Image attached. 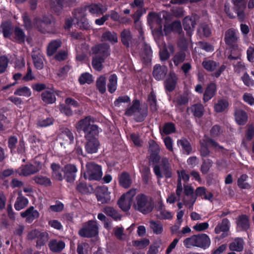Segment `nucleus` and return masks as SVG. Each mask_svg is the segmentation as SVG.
<instances>
[{"label": "nucleus", "mask_w": 254, "mask_h": 254, "mask_svg": "<svg viewBox=\"0 0 254 254\" xmlns=\"http://www.w3.org/2000/svg\"><path fill=\"white\" fill-rule=\"evenodd\" d=\"M94 119L91 116H87L79 121L76 124L75 127L78 132L82 131L84 133L86 140L97 138L100 128L94 124Z\"/></svg>", "instance_id": "f257e3e1"}, {"label": "nucleus", "mask_w": 254, "mask_h": 254, "mask_svg": "<svg viewBox=\"0 0 254 254\" xmlns=\"http://www.w3.org/2000/svg\"><path fill=\"white\" fill-rule=\"evenodd\" d=\"M210 243L209 237L205 234L194 235L183 241L184 246L188 249L197 247L206 249L210 246Z\"/></svg>", "instance_id": "f03ea898"}, {"label": "nucleus", "mask_w": 254, "mask_h": 254, "mask_svg": "<svg viewBox=\"0 0 254 254\" xmlns=\"http://www.w3.org/2000/svg\"><path fill=\"white\" fill-rule=\"evenodd\" d=\"M196 200V196H191L190 198H187L185 194L183 193V187L182 183L179 182L177 183L176 194L172 193L168 196L167 202L170 204L174 203L176 201L182 200L184 202V205L189 209H192L193 205Z\"/></svg>", "instance_id": "7ed1b4c3"}, {"label": "nucleus", "mask_w": 254, "mask_h": 254, "mask_svg": "<svg viewBox=\"0 0 254 254\" xmlns=\"http://www.w3.org/2000/svg\"><path fill=\"white\" fill-rule=\"evenodd\" d=\"M154 205V202L151 197L143 193H140L135 197L132 207L134 210L143 214H146L152 211Z\"/></svg>", "instance_id": "20e7f679"}, {"label": "nucleus", "mask_w": 254, "mask_h": 254, "mask_svg": "<svg viewBox=\"0 0 254 254\" xmlns=\"http://www.w3.org/2000/svg\"><path fill=\"white\" fill-rule=\"evenodd\" d=\"M148 113L146 106L140 107V102L135 99L133 101L131 107L127 109L125 114L128 116H134V119L138 122L143 121L147 116Z\"/></svg>", "instance_id": "39448f33"}, {"label": "nucleus", "mask_w": 254, "mask_h": 254, "mask_svg": "<svg viewBox=\"0 0 254 254\" xmlns=\"http://www.w3.org/2000/svg\"><path fill=\"white\" fill-rule=\"evenodd\" d=\"M86 171L84 174L85 179L92 180H99L102 178L103 174L100 166L93 162H88L86 165Z\"/></svg>", "instance_id": "423d86ee"}, {"label": "nucleus", "mask_w": 254, "mask_h": 254, "mask_svg": "<svg viewBox=\"0 0 254 254\" xmlns=\"http://www.w3.org/2000/svg\"><path fill=\"white\" fill-rule=\"evenodd\" d=\"M42 169V164L35 162L33 164H28L19 167L16 172L20 176H28L39 172Z\"/></svg>", "instance_id": "0eeeda50"}, {"label": "nucleus", "mask_w": 254, "mask_h": 254, "mask_svg": "<svg viewBox=\"0 0 254 254\" xmlns=\"http://www.w3.org/2000/svg\"><path fill=\"white\" fill-rule=\"evenodd\" d=\"M204 68L209 72L214 71L217 69L215 72L212 74V76L218 78L226 68L225 65H222L219 66V64L211 60H205L202 63Z\"/></svg>", "instance_id": "6e6552de"}, {"label": "nucleus", "mask_w": 254, "mask_h": 254, "mask_svg": "<svg viewBox=\"0 0 254 254\" xmlns=\"http://www.w3.org/2000/svg\"><path fill=\"white\" fill-rule=\"evenodd\" d=\"M79 235L83 237L90 238L98 234V227L96 221L90 220L87 224L78 232Z\"/></svg>", "instance_id": "1a4fd4ad"}, {"label": "nucleus", "mask_w": 254, "mask_h": 254, "mask_svg": "<svg viewBox=\"0 0 254 254\" xmlns=\"http://www.w3.org/2000/svg\"><path fill=\"white\" fill-rule=\"evenodd\" d=\"M168 13L166 12H161L159 14H156L153 12H150L148 14V21L152 23L157 24L159 28L155 32H157L158 35H162V24L164 21L167 19Z\"/></svg>", "instance_id": "9d476101"}, {"label": "nucleus", "mask_w": 254, "mask_h": 254, "mask_svg": "<svg viewBox=\"0 0 254 254\" xmlns=\"http://www.w3.org/2000/svg\"><path fill=\"white\" fill-rule=\"evenodd\" d=\"M224 40L226 44L233 49L238 48V42L239 40V34L238 32L233 29L230 28L225 32Z\"/></svg>", "instance_id": "9b49d317"}, {"label": "nucleus", "mask_w": 254, "mask_h": 254, "mask_svg": "<svg viewBox=\"0 0 254 254\" xmlns=\"http://www.w3.org/2000/svg\"><path fill=\"white\" fill-rule=\"evenodd\" d=\"M97 200L102 204L108 203L111 200L110 192L106 187H99L96 192Z\"/></svg>", "instance_id": "f8f14e48"}, {"label": "nucleus", "mask_w": 254, "mask_h": 254, "mask_svg": "<svg viewBox=\"0 0 254 254\" xmlns=\"http://www.w3.org/2000/svg\"><path fill=\"white\" fill-rule=\"evenodd\" d=\"M230 225V221L227 218H224L215 227L214 232L217 234L223 232L221 237L224 238L228 235L227 233L229 231Z\"/></svg>", "instance_id": "ddd939ff"}, {"label": "nucleus", "mask_w": 254, "mask_h": 254, "mask_svg": "<svg viewBox=\"0 0 254 254\" xmlns=\"http://www.w3.org/2000/svg\"><path fill=\"white\" fill-rule=\"evenodd\" d=\"M77 171V169L75 165L67 164L64 167V178H65L67 182H73L75 179Z\"/></svg>", "instance_id": "4468645a"}, {"label": "nucleus", "mask_w": 254, "mask_h": 254, "mask_svg": "<svg viewBox=\"0 0 254 254\" xmlns=\"http://www.w3.org/2000/svg\"><path fill=\"white\" fill-rule=\"evenodd\" d=\"M92 51L94 54L101 55L105 59L110 55V46L106 43L99 44L93 47Z\"/></svg>", "instance_id": "2eb2a0df"}, {"label": "nucleus", "mask_w": 254, "mask_h": 254, "mask_svg": "<svg viewBox=\"0 0 254 254\" xmlns=\"http://www.w3.org/2000/svg\"><path fill=\"white\" fill-rule=\"evenodd\" d=\"M196 16L195 15L188 16L185 17L183 20L184 29L188 32L189 35L193 31L196 25Z\"/></svg>", "instance_id": "dca6fc26"}, {"label": "nucleus", "mask_w": 254, "mask_h": 254, "mask_svg": "<svg viewBox=\"0 0 254 254\" xmlns=\"http://www.w3.org/2000/svg\"><path fill=\"white\" fill-rule=\"evenodd\" d=\"M32 57L35 67L38 69L44 67V58L39 50L33 51Z\"/></svg>", "instance_id": "f3484780"}, {"label": "nucleus", "mask_w": 254, "mask_h": 254, "mask_svg": "<svg viewBox=\"0 0 254 254\" xmlns=\"http://www.w3.org/2000/svg\"><path fill=\"white\" fill-rule=\"evenodd\" d=\"M100 143L98 138L86 140L85 149L88 153H95L97 152Z\"/></svg>", "instance_id": "a211bd4d"}, {"label": "nucleus", "mask_w": 254, "mask_h": 254, "mask_svg": "<svg viewBox=\"0 0 254 254\" xmlns=\"http://www.w3.org/2000/svg\"><path fill=\"white\" fill-rule=\"evenodd\" d=\"M233 1L237 11V16L241 21H243L245 18L244 10L246 7V2L244 0H233Z\"/></svg>", "instance_id": "6ab92c4d"}, {"label": "nucleus", "mask_w": 254, "mask_h": 254, "mask_svg": "<svg viewBox=\"0 0 254 254\" xmlns=\"http://www.w3.org/2000/svg\"><path fill=\"white\" fill-rule=\"evenodd\" d=\"M21 216L23 218H25L27 222L31 223L39 217V213L37 210L34 209V207L31 206L24 212H22Z\"/></svg>", "instance_id": "aec40b11"}, {"label": "nucleus", "mask_w": 254, "mask_h": 254, "mask_svg": "<svg viewBox=\"0 0 254 254\" xmlns=\"http://www.w3.org/2000/svg\"><path fill=\"white\" fill-rule=\"evenodd\" d=\"M167 67L165 65L156 64L154 66L153 75L154 77L157 80L163 79L167 73Z\"/></svg>", "instance_id": "412c9836"}, {"label": "nucleus", "mask_w": 254, "mask_h": 254, "mask_svg": "<svg viewBox=\"0 0 254 254\" xmlns=\"http://www.w3.org/2000/svg\"><path fill=\"white\" fill-rule=\"evenodd\" d=\"M163 173L161 171V167L158 165H155L153 168V171L158 178H162L164 176L170 178L172 177V173L171 167L162 168Z\"/></svg>", "instance_id": "4be33fe9"}, {"label": "nucleus", "mask_w": 254, "mask_h": 254, "mask_svg": "<svg viewBox=\"0 0 254 254\" xmlns=\"http://www.w3.org/2000/svg\"><path fill=\"white\" fill-rule=\"evenodd\" d=\"M51 168L52 170V175L54 178L58 181H62L64 179V176L63 172H64V170L59 164L52 163Z\"/></svg>", "instance_id": "5701e85b"}, {"label": "nucleus", "mask_w": 254, "mask_h": 254, "mask_svg": "<svg viewBox=\"0 0 254 254\" xmlns=\"http://www.w3.org/2000/svg\"><path fill=\"white\" fill-rule=\"evenodd\" d=\"M42 100L47 104H52L56 100L55 92L53 89H49L41 94Z\"/></svg>", "instance_id": "b1692460"}, {"label": "nucleus", "mask_w": 254, "mask_h": 254, "mask_svg": "<svg viewBox=\"0 0 254 254\" xmlns=\"http://www.w3.org/2000/svg\"><path fill=\"white\" fill-rule=\"evenodd\" d=\"M216 92V85L214 83H210L206 88L203 94V100L206 102L212 99Z\"/></svg>", "instance_id": "393cba45"}, {"label": "nucleus", "mask_w": 254, "mask_h": 254, "mask_svg": "<svg viewBox=\"0 0 254 254\" xmlns=\"http://www.w3.org/2000/svg\"><path fill=\"white\" fill-rule=\"evenodd\" d=\"M177 81L176 75L174 72H170L169 77L165 82L166 89L169 91L174 90Z\"/></svg>", "instance_id": "a878e982"}, {"label": "nucleus", "mask_w": 254, "mask_h": 254, "mask_svg": "<svg viewBox=\"0 0 254 254\" xmlns=\"http://www.w3.org/2000/svg\"><path fill=\"white\" fill-rule=\"evenodd\" d=\"M235 119L239 125H244L248 121L247 114L241 109L236 110L235 113Z\"/></svg>", "instance_id": "bb28decb"}, {"label": "nucleus", "mask_w": 254, "mask_h": 254, "mask_svg": "<svg viewBox=\"0 0 254 254\" xmlns=\"http://www.w3.org/2000/svg\"><path fill=\"white\" fill-rule=\"evenodd\" d=\"M244 242L243 239L236 238L229 244V249L232 251L242 252L244 249Z\"/></svg>", "instance_id": "cd10ccee"}, {"label": "nucleus", "mask_w": 254, "mask_h": 254, "mask_svg": "<svg viewBox=\"0 0 254 254\" xmlns=\"http://www.w3.org/2000/svg\"><path fill=\"white\" fill-rule=\"evenodd\" d=\"M55 4V8L54 10L55 11L60 10L62 9L63 6H73L75 3L77 2L78 0H52Z\"/></svg>", "instance_id": "c85d7f7f"}, {"label": "nucleus", "mask_w": 254, "mask_h": 254, "mask_svg": "<svg viewBox=\"0 0 254 254\" xmlns=\"http://www.w3.org/2000/svg\"><path fill=\"white\" fill-rule=\"evenodd\" d=\"M16 202L14 204V207L17 210H20L25 207L28 204V200L22 195L21 191L18 193Z\"/></svg>", "instance_id": "c756f323"}, {"label": "nucleus", "mask_w": 254, "mask_h": 254, "mask_svg": "<svg viewBox=\"0 0 254 254\" xmlns=\"http://www.w3.org/2000/svg\"><path fill=\"white\" fill-rule=\"evenodd\" d=\"M119 184L123 188H128L132 184L130 175L127 172L122 173L119 177Z\"/></svg>", "instance_id": "7c9ffc66"}, {"label": "nucleus", "mask_w": 254, "mask_h": 254, "mask_svg": "<svg viewBox=\"0 0 254 254\" xmlns=\"http://www.w3.org/2000/svg\"><path fill=\"white\" fill-rule=\"evenodd\" d=\"M50 249L54 252H60L65 247V243L62 241L52 240L49 243Z\"/></svg>", "instance_id": "2f4dec72"}, {"label": "nucleus", "mask_w": 254, "mask_h": 254, "mask_svg": "<svg viewBox=\"0 0 254 254\" xmlns=\"http://www.w3.org/2000/svg\"><path fill=\"white\" fill-rule=\"evenodd\" d=\"M103 211L108 216L112 217L116 221L120 220L121 215L113 207L106 206L103 209Z\"/></svg>", "instance_id": "473e14b6"}, {"label": "nucleus", "mask_w": 254, "mask_h": 254, "mask_svg": "<svg viewBox=\"0 0 254 254\" xmlns=\"http://www.w3.org/2000/svg\"><path fill=\"white\" fill-rule=\"evenodd\" d=\"M237 224L238 228L242 230H247L250 227L248 217L246 215L239 216L237 219Z\"/></svg>", "instance_id": "72a5a7b5"}, {"label": "nucleus", "mask_w": 254, "mask_h": 254, "mask_svg": "<svg viewBox=\"0 0 254 254\" xmlns=\"http://www.w3.org/2000/svg\"><path fill=\"white\" fill-rule=\"evenodd\" d=\"M229 104L226 99H220L214 104V109L216 112L221 113L225 111L229 107Z\"/></svg>", "instance_id": "f704fd0d"}, {"label": "nucleus", "mask_w": 254, "mask_h": 254, "mask_svg": "<svg viewBox=\"0 0 254 254\" xmlns=\"http://www.w3.org/2000/svg\"><path fill=\"white\" fill-rule=\"evenodd\" d=\"M89 11L93 14H102L107 10L106 8H104L101 3L92 4L88 6Z\"/></svg>", "instance_id": "c9c22d12"}, {"label": "nucleus", "mask_w": 254, "mask_h": 254, "mask_svg": "<svg viewBox=\"0 0 254 254\" xmlns=\"http://www.w3.org/2000/svg\"><path fill=\"white\" fill-rule=\"evenodd\" d=\"M121 37L123 44L125 46L128 47L132 40V36L130 30L127 29H124L121 33Z\"/></svg>", "instance_id": "e433bc0d"}, {"label": "nucleus", "mask_w": 254, "mask_h": 254, "mask_svg": "<svg viewBox=\"0 0 254 254\" xmlns=\"http://www.w3.org/2000/svg\"><path fill=\"white\" fill-rule=\"evenodd\" d=\"M193 115L197 118L201 117L204 114V107L201 104H194L190 109Z\"/></svg>", "instance_id": "4c0bfd02"}, {"label": "nucleus", "mask_w": 254, "mask_h": 254, "mask_svg": "<svg viewBox=\"0 0 254 254\" xmlns=\"http://www.w3.org/2000/svg\"><path fill=\"white\" fill-rule=\"evenodd\" d=\"M61 45V42L60 40H53L51 41L47 47V55L49 56H52Z\"/></svg>", "instance_id": "58836bf2"}, {"label": "nucleus", "mask_w": 254, "mask_h": 254, "mask_svg": "<svg viewBox=\"0 0 254 254\" xmlns=\"http://www.w3.org/2000/svg\"><path fill=\"white\" fill-rule=\"evenodd\" d=\"M178 145L181 147L184 153L187 155L190 154L192 150V148L190 143L186 139H181L177 141Z\"/></svg>", "instance_id": "ea45409f"}, {"label": "nucleus", "mask_w": 254, "mask_h": 254, "mask_svg": "<svg viewBox=\"0 0 254 254\" xmlns=\"http://www.w3.org/2000/svg\"><path fill=\"white\" fill-rule=\"evenodd\" d=\"M149 224L150 227L154 234L159 235L162 233L163 227L161 222L159 221H150Z\"/></svg>", "instance_id": "a19ab883"}, {"label": "nucleus", "mask_w": 254, "mask_h": 254, "mask_svg": "<svg viewBox=\"0 0 254 254\" xmlns=\"http://www.w3.org/2000/svg\"><path fill=\"white\" fill-rule=\"evenodd\" d=\"M131 201L126 198L124 197L122 195L120 199L118 200V204L119 207L124 211H128L131 206Z\"/></svg>", "instance_id": "79ce46f5"}, {"label": "nucleus", "mask_w": 254, "mask_h": 254, "mask_svg": "<svg viewBox=\"0 0 254 254\" xmlns=\"http://www.w3.org/2000/svg\"><path fill=\"white\" fill-rule=\"evenodd\" d=\"M102 41H108L111 43L118 42L117 34L114 32L107 31L104 32L102 36Z\"/></svg>", "instance_id": "37998d69"}, {"label": "nucleus", "mask_w": 254, "mask_h": 254, "mask_svg": "<svg viewBox=\"0 0 254 254\" xmlns=\"http://www.w3.org/2000/svg\"><path fill=\"white\" fill-rule=\"evenodd\" d=\"M37 239L36 247L39 248L47 243L49 239V236L46 232H40Z\"/></svg>", "instance_id": "c03bdc74"}, {"label": "nucleus", "mask_w": 254, "mask_h": 254, "mask_svg": "<svg viewBox=\"0 0 254 254\" xmlns=\"http://www.w3.org/2000/svg\"><path fill=\"white\" fill-rule=\"evenodd\" d=\"M147 102L152 112H156L158 109L156 97L155 94L151 92L148 97Z\"/></svg>", "instance_id": "a18cd8bd"}, {"label": "nucleus", "mask_w": 254, "mask_h": 254, "mask_svg": "<svg viewBox=\"0 0 254 254\" xmlns=\"http://www.w3.org/2000/svg\"><path fill=\"white\" fill-rule=\"evenodd\" d=\"M104 62V58L98 56L93 58L92 65L93 67L97 71H101L103 68L102 64Z\"/></svg>", "instance_id": "49530a36"}, {"label": "nucleus", "mask_w": 254, "mask_h": 254, "mask_svg": "<svg viewBox=\"0 0 254 254\" xmlns=\"http://www.w3.org/2000/svg\"><path fill=\"white\" fill-rule=\"evenodd\" d=\"M117 76L114 74L109 77L108 88L110 93H112L116 91L117 86Z\"/></svg>", "instance_id": "de8ad7c7"}, {"label": "nucleus", "mask_w": 254, "mask_h": 254, "mask_svg": "<svg viewBox=\"0 0 254 254\" xmlns=\"http://www.w3.org/2000/svg\"><path fill=\"white\" fill-rule=\"evenodd\" d=\"M14 94L20 96L29 97L31 95V91L29 87L23 86L15 90Z\"/></svg>", "instance_id": "09e8293b"}, {"label": "nucleus", "mask_w": 254, "mask_h": 254, "mask_svg": "<svg viewBox=\"0 0 254 254\" xmlns=\"http://www.w3.org/2000/svg\"><path fill=\"white\" fill-rule=\"evenodd\" d=\"M33 180L37 184L49 186L51 185V182L50 179L46 177L42 176H37L33 178Z\"/></svg>", "instance_id": "8fccbe9b"}, {"label": "nucleus", "mask_w": 254, "mask_h": 254, "mask_svg": "<svg viewBox=\"0 0 254 254\" xmlns=\"http://www.w3.org/2000/svg\"><path fill=\"white\" fill-rule=\"evenodd\" d=\"M61 136V137L69 143H71L73 141L74 136L73 133L68 128H66L64 129L62 131Z\"/></svg>", "instance_id": "3c124183"}, {"label": "nucleus", "mask_w": 254, "mask_h": 254, "mask_svg": "<svg viewBox=\"0 0 254 254\" xmlns=\"http://www.w3.org/2000/svg\"><path fill=\"white\" fill-rule=\"evenodd\" d=\"M106 79L104 76H100L96 81L97 89L101 93H104L106 90Z\"/></svg>", "instance_id": "603ef678"}, {"label": "nucleus", "mask_w": 254, "mask_h": 254, "mask_svg": "<svg viewBox=\"0 0 254 254\" xmlns=\"http://www.w3.org/2000/svg\"><path fill=\"white\" fill-rule=\"evenodd\" d=\"M248 178V176L245 174L240 176L238 180V186L239 188L243 189H250L251 188V186L248 183L246 182Z\"/></svg>", "instance_id": "864d4df0"}, {"label": "nucleus", "mask_w": 254, "mask_h": 254, "mask_svg": "<svg viewBox=\"0 0 254 254\" xmlns=\"http://www.w3.org/2000/svg\"><path fill=\"white\" fill-rule=\"evenodd\" d=\"M198 33L200 36L208 37L211 34V31L208 25L202 24L199 27Z\"/></svg>", "instance_id": "5fc2aeb1"}, {"label": "nucleus", "mask_w": 254, "mask_h": 254, "mask_svg": "<svg viewBox=\"0 0 254 254\" xmlns=\"http://www.w3.org/2000/svg\"><path fill=\"white\" fill-rule=\"evenodd\" d=\"M186 58V54L183 51H180L177 53L173 58L175 65H178L180 64L183 63Z\"/></svg>", "instance_id": "6e6d98bb"}, {"label": "nucleus", "mask_w": 254, "mask_h": 254, "mask_svg": "<svg viewBox=\"0 0 254 254\" xmlns=\"http://www.w3.org/2000/svg\"><path fill=\"white\" fill-rule=\"evenodd\" d=\"M204 142L208 143V145L216 151H219L224 149V147L223 146L220 145L217 142L212 139L209 138H205L204 139Z\"/></svg>", "instance_id": "4d7b16f0"}, {"label": "nucleus", "mask_w": 254, "mask_h": 254, "mask_svg": "<svg viewBox=\"0 0 254 254\" xmlns=\"http://www.w3.org/2000/svg\"><path fill=\"white\" fill-rule=\"evenodd\" d=\"M15 38L19 42L23 43L25 41V35L23 30L19 27H16L14 31Z\"/></svg>", "instance_id": "13d9d810"}, {"label": "nucleus", "mask_w": 254, "mask_h": 254, "mask_svg": "<svg viewBox=\"0 0 254 254\" xmlns=\"http://www.w3.org/2000/svg\"><path fill=\"white\" fill-rule=\"evenodd\" d=\"M78 80L81 84H90L93 81L92 75L87 72L82 74Z\"/></svg>", "instance_id": "bf43d9fd"}, {"label": "nucleus", "mask_w": 254, "mask_h": 254, "mask_svg": "<svg viewBox=\"0 0 254 254\" xmlns=\"http://www.w3.org/2000/svg\"><path fill=\"white\" fill-rule=\"evenodd\" d=\"M85 10L82 8L80 7L75 9L73 13L74 20H76V22L78 20L85 17Z\"/></svg>", "instance_id": "052dcab7"}, {"label": "nucleus", "mask_w": 254, "mask_h": 254, "mask_svg": "<svg viewBox=\"0 0 254 254\" xmlns=\"http://www.w3.org/2000/svg\"><path fill=\"white\" fill-rule=\"evenodd\" d=\"M9 59L5 56L0 57V73L4 72L8 65Z\"/></svg>", "instance_id": "680f3d73"}, {"label": "nucleus", "mask_w": 254, "mask_h": 254, "mask_svg": "<svg viewBox=\"0 0 254 254\" xmlns=\"http://www.w3.org/2000/svg\"><path fill=\"white\" fill-rule=\"evenodd\" d=\"M175 130V125L172 123H168L164 125L163 129L161 131V133L162 134L163 133L165 134H168L174 132Z\"/></svg>", "instance_id": "e2e57ef3"}, {"label": "nucleus", "mask_w": 254, "mask_h": 254, "mask_svg": "<svg viewBox=\"0 0 254 254\" xmlns=\"http://www.w3.org/2000/svg\"><path fill=\"white\" fill-rule=\"evenodd\" d=\"M150 171L149 167L144 166L142 170V176L143 182L145 184H147L150 179Z\"/></svg>", "instance_id": "0e129e2a"}, {"label": "nucleus", "mask_w": 254, "mask_h": 254, "mask_svg": "<svg viewBox=\"0 0 254 254\" xmlns=\"http://www.w3.org/2000/svg\"><path fill=\"white\" fill-rule=\"evenodd\" d=\"M54 119L52 118H47L45 119L39 120L37 123V126L42 127H45L51 126L53 124Z\"/></svg>", "instance_id": "69168bd1"}, {"label": "nucleus", "mask_w": 254, "mask_h": 254, "mask_svg": "<svg viewBox=\"0 0 254 254\" xmlns=\"http://www.w3.org/2000/svg\"><path fill=\"white\" fill-rule=\"evenodd\" d=\"M212 161L210 159L204 160L201 166V171L203 174H206L212 166Z\"/></svg>", "instance_id": "338daca9"}, {"label": "nucleus", "mask_w": 254, "mask_h": 254, "mask_svg": "<svg viewBox=\"0 0 254 254\" xmlns=\"http://www.w3.org/2000/svg\"><path fill=\"white\" fill-rule=\"evenodd\" d=\"M233 64L235 71L238 73L244 72L246 69L245 65L241 59H239L236 63H234Z\"/></svg>", "instance_id": "774afa93"}]
</instances>
